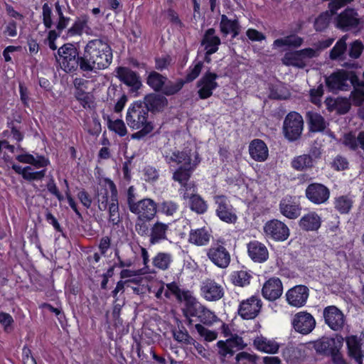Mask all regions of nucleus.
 I'll use <instances>...</instances> for the list:
<instances>
[{
    "instance_id": "f257e3e1",
    "label": "nucleus",
    "mask_w": 364,
    "mask_h": 364,
    "mask_svg": "<svg viewBox=\"0 0 364 364\" xmlns=\"http://www.w3.org/2000/svg\"><path fill=\"white\" fill-rule=\"evenodd\" d=\"M112 61V50L102 38L89 41L84 47L80 70L95 72L109 67Z\"/></svg>"
},
{
    "instance_id": "f03ea898",
    "label": "nucleus",
    "mask_w": 364,
    "mask_h": 364,
    "mask_svg": "<svg viewBox=\"0 0 364 364\" xmlns=\"http://www.w3.org/2000/svg\"><path fill=\"white\" fill-rule=\"evenodd\" d=\"M166 163H176L178 168L173 174V179L181 184L188 181L194 168L198 162L191 163L190 151H182L172 153L171 155H164Z\"/></svg>"
},
{
    "instance_id": "7ed1b4c3",
    "label": "nucleus",
    "mask_w": 364,
    "mask_h": 364,
    "mask_svg": "<svg viewBox=\"0 0 364 364\" xmlns=\"http://www.w3.org/2000/svg\"><path fill=\"white\" fill-rule=\"evenodd\" d=\"M343 341L344 338L339 335L335 337L323 336L314 343V348L318 354L331 356L334 364H346L341 353Z\"/></svg>"
},
{
    "instance_id": "20e7f679",
    "label": "nucleus",
    "mask_w": 364,
    "mask_h": 364,
    "mask_svg": "<svg viewBox=\"0 0 364 364\" xmlns=\"http://www.w3.org/2000/svg\"><path fill=\"white\" fill-rule=\"evenodd\" d=\"M183 311L186 317H197L200 322L207 326L212 325L218 318L213 312L198 301L191 293H185V308Z\"/></svg>"
},
{
    "instance_id": "39448f33",
    "label": "nucleus",
    "mask_w": 364,
    "mask_h": 364,
    "mask_svg": "<svg viewBox=\"0 0 364 364\" xmlns=\"http://www.w3.org/2000/svg\"><path fill=\"white\" fill-rule=\"evenodd\" d=\"M58 59L61 68L66 73H73L80 69L82 54L80 55L78 49L73 43H65L58 49Z\"/></svg>"
},
{
    "instance_id": "423d86ee",
    "label": "nucleus",
    "mask_w": 364,
    "mask_h": 364,
    "mask_svg": "<svg viewBox=\"0 0 364 364\" xmlns=\"http://www.w3.org/2000/svg\"><path fill=\"white\" fill-rule=\"evenodd\" d=\"M304 129L302 116L296 112H290L285 117L283 122V134L289 141L299 139Z\"/></svg>"
},
{
    "instance_id": "0eeeda50",
    "label": "nucleus",
    "mask_w": 364,
    "mask_h": 364,
    "mask_svg": "<svg viewBox=\"0 0 364 364\" xmlns=\"http://www.w3.org/2000/svg\"><path fill=\"white\" fill-rule=\"evenodd\" d=\"M148 114L147 109L144 107L142 102H135L127 110L126 116L127 125L132 129H139L146 124H152L148 121Z\"/></svg>"
},
{
    "instance_id": "6e6552de",
    "label": "nucleus",
    "mask_w": 364,
    "mask_h": 364,
    "mask_svg": "<svg viewBox=\"0 0 364 364\" xmlns=\"http://www.w3.org/2000/svg\"><path fill=\"white\" fill-rule=\"evenodd\" d=\"M353 71L339 70L326 77L325 82L328 89L336 92L339 90H348L350 88L348 81L351 82L352 76L355 75Z\"/></svg>"
},
{
    "instance_id": "1a4fd4ad",
    "label": "nucleus",
    "mask_w": 364,
    "mask_h": 364,
    "mask_svg": "<svg viewBox=\"0 0 364 364\" xmlns=\"http://www.w3.org/2000/svg\"><path fill=\"white\" fill-rule=\"evenodd\" d=\"M323 318L325 324L333 331H342L346 323V317L343 312L334 305L323 309Z\"/></svg>"
},
{
    "instance_id": "9d476101",
    "label": "nucleus",
    "mask_w": 364,
    "mask_h": 364,
    "mask_svg": "<svg viewBox=\"0 0 364 364\" xmlns=\"http://www.w3.org/2000/svg\"><path fill=\"white\" fill-rule=\"evenodd\" d=\"M218 75L215 73L207 71L203 77L197 82V87H199L198 94L201 100H205L213 95V92L218 87L216 82Z\"/></svg>"
},
{
    "instance_id": "9b49d317",
    "label": "nucleus",
    "mask_w": 364,
    "mask_h": 364,
    "mask_svg": "<svg viewBox=\"0 0 364 364\" xmlns=\"http://www.w3.org/2000/svg\"><path fill=\"white\" fill-rule=\"evenodd\" d=\"M208 259L217 267L225 269L230 262V255L226 248L218 243L212 245L207 251Z\"/></svg>"
},
{
    "instance_id": "f8f14e48",
    "label": "nucleus",
    "mask_w": 364,
    "mask_h": 364,
    "mask_svg": "<svg viewBox=\"0 0 364 364\" xmlns=\"http://www.w3.org/2000/svg\"><path fill=\"white\" fill-rule=\"evenodd\" d=\"M264 231L267 237L277 241H284L289 236L288 227L284 223L276 219L266 223Z\"/></svg>"
},
{
    "instance_id": "ddd939ff",
    "label": "nucleus",
    "mask_w": 364,
    "mask_h": 364,
    "mask_svg": "<svg viewBox=\"0 0 364 364\" xmlns=\"http://www.w3.org/2000/svg\"><path fill=\"white\" fill-rule=\"evenodd\" d=\"M215 202L218 205L216 214L221 220L228 223H235L237 221V217L234 208L226 197L217 196L215 197Z\"/></svg>"
},
{
    "instance_id": "4468645a",
    "label": "nucleus",
    "mask_w": 364,
    "mask_h": 364,
    "mask_svg": "<svg viewBox=\"0 0 364 364\" xmlns=\"http://www.w3.org/2000/svg\"><path fill=\"white\" fill-rule=\"evenodd\" d=\"M360 18L356 11L347 8L336 18V26L343 31L358 28Z\"/></svg>"
},
{
    "instance_id": "2eb2a0df",
    "label": "nucleus",
    "mask_w": 364,
    "mask_h": 364,
    "mask_svg": "<svg viewBox=\"0 0 364 364\" xmlns=\"http://www.w3.org/2000/svg\"><path fill=\"white\" fill-rule=\"evenodd\" d=\"M305 193L311 203L317 205L326 203L330 196L329 189L323 184L318 183L309 184Z\"/></svg>"
},
{
    "instance_id": "dca6fc26",
    "label": "nucleus",
    "mask_w": 364,
    "mask_h": 364,
    "mask_svg": "<svg viewBox=\"0 0 364 364\" xmlns=\"http://www.w3.org/2000/svg\"><path fill=\"white\" fill-rule=\"evenodd\" d=\"M261 308V300L257 296H252L240 303L238 314L244 319H252L258 315Z\"/></svg>"
},
{
    "instance_id": "f3484780",
    "label": "nucleus",
    "mask_w": 364,
    "mask_h": 364,
    "mask_svg": "<svg viewBox=\"0 0 364 364\" xmlns=\"http://www.w3.org/2000/svg\"><path fill=\"white\" fill-rule=\"evenodd\" d=\"M292 325L297 332L305 335L314 330L316 321L311 314L301 311L294 316Z\"/></svg>"
},
{
    "instance_id": "a211bd4d",
    "label": "nucleus",
    "mask_w": 364,
    "mask_h": 364,
    "mask_svg": "<svg viewBox=\"0 0 364 364\" xmlns=\"http://www.w3.org/2000/svg\"><path fill=\"white\" fill-rule=\"evenodd\" d=\"M131 212L138 215L139 218H145L146 220H151L156 213V203L150 198H144L137 201V203L132 208Z\"/></svg>"
},
{
    "instance_id": "6ab92c4d",
    "label": "nucleus",
    "mask_w": 364,
    "mask_h": 364,
    "mask_svg": "<svg viewBox=\"0 0 364 364\" xmlns=\"http://www.w3.org/2000/svg\"><path fill=\"white\" fill-rule=\"evenodd\" d=\"M288 303L296 307L303 306L309 297V289L304 285H297L290 289L286 294Z\"/></svg>"
},
{
    "instance_id": "aec40b11",
    "label": "nucleus",
    "mask_w": 364,
    "mask_h": 364,
    "mask_svg": "<svg viewBox=\"0 0 364 364\" xmlns=\"http://www.w3.org/2000/svg\"><path fill=\"white\" fill-rule=\"evenodd\" d=\"M283 292V286L281 280L277 277L268 279L262 289V296L267 300L273 301L279 299Z\"/></svg>"
},
{
    "instance_id": "412c9836",
    "label": "nucleus",
    "mask_w": 364,
    "mask_h": 364,
    "mask_svg": "<svg viewBox=\"0 0 364 364\" xmlns=\"http://www.w3.org/2000/svg\"><path fill=\"white\" fill-rule=\"evenodd\" d=\"M116 72L119 80L130 87L133 91H136L141 87L139 76L130 68L118 67Z\"/></svg>"
},
{
    "instance_id": "4be33fe9",
    "label": "nucleus",
    "mask_w": 364,
    "mask_h": 364,
    "mask_svg": "<svg viewBox=\"0 0 364 364\" xmlns=\"http://www.w3.org/2000/svg\"><path fill=\"white\" fill-rule=\"evenodd\" d=\"M200 290L204 298L210 301H218L224 295L222 286L212 279L205 280L202 283Z\"/></svg>"
},
{
    "instance_id": "5701e85b",
    "label": "nucleus",
    "mask_w": 364,
    "mask_h": 364,
    "mask_svg": "<svg viewBox=\"0 0 364 364\" xmlns=\"http://www.w3.org/2000/svg\"><path fill=\"white\" fill-rule=\"evenodd\" d=\"M144 107L151 112H162L168 105V100L161 94L151 93L146 95L142 102Z\"/></svg>"
},
{
    "instance_id": "b1692460",
    "label": "nucleus",
    "mask_w": 364,
    "mask_h": 364,
    "mask_svg": "<svg viewBox=\"0 0 364 364\" xmlns=\"http://www.w3.org/2000/svg\"><path fill=\"white\" fill-rule=\"evenodd\" d=\"M249 153L252 159L262 162L267 159L269 156L268 148L261 139H254L249 145Z\"/></svg>"
},
{
    "instance_id": "393cba45",
    "label": "nucleus",
    "mask_w": 364,
    "mask_h": 364,
    "mask_svg": "<svg viewBox=\"0 0 364 364\" xmlns=\"http://www.w3.org/2000/svg\"><path fill=\"white\" fill-rule=\"evenodd\" d=\"M279 210L284 216L289 219H296L301 213L299 205L291 196H287L280 201Z\"/></svg>"
},
{
    "instance_id": "a878e982",
    "label": "nucleus",
    "mask_w": 364,
    "mask_h": 364,
    "mask_svg": "<svg viewBox=\"0 0 364 364\" xmlns=\"http://www.w3.org/2000/svg\"><path fill=\"white\" fill-rule=\"evenodd\" d=\"M200 44L201 46H204L205 50H208V53H215L218 50L221 41L220 38L215 35V28H210L205 31Z\"/></svg>"
},
{
    "instance_id": "bb28decb",
    "label": "nucleus",
    "mask_w": 364,
    "mask_h": 364,
    "mask_svg": "<svg viewBox=\"0 0 364 364\" xmlns=\"http://www.w3.org/2000/svg\"><path fill=\"white\" fill-rule=\"evenodd\" d=\"M220 31L223 36L226 37L231 33L232 38L237 37L240 31V26L237 19L231 20L223 14L220 22Z\"/></svg>"
},
{
    "instance_id": "cd10ccee",
    "label": "nucleus",
    "mask_w": 364,
    "mask_h": 364,
    "mask_svg": "<svg viewBox=\"0 0 364 364\" xmlns=\"http://www.w3.org/2000/svg\"><path fill=\"white\" fill-rule=\"evenodd\" d=\"M250 258L257 262H263L268 258V251L264 245L258 241L250 242L247 245Z\"/></svg>"
},
{
    "instance_id": "c85d7f7f",
    "label": "nucleus",
    "mask_w": 364,
    "mask_h": 364,
    "mask_svg": "<svg viewBox=\"0 0 364 364\" xmlns=\"http://www.w3.org/2000/svg\"><path fill=\"white\" fill-rule=\"evenodd\" d=\"M321 219L315 212L304 215L299 222L300 228L307 232L317 230L321 227Z\"/></svg>"
},
{
    "instance_id": "c756f323",
    "label": "nucleus",
    "mask_w": 364,
    "mask_h": 364,
    "mask_svg": "<svg viewBox=\"0 0 364 364\" xmlns=\"http://www.w3.org/2000/svg\"><path fill=\"white\" fill-rule=\"evenodd\" d=\"M348 355L357 363H362L363 341L360 343L355 336H348L346 338Z\"/></svg>"
},
{
    "instance_id": "7c9ffc66",
    "label": "nucleus",
    "mask_w": 364,
    "mask_h": 364,
    "mask_svg": "<svg viewBox=\"0 0 364 364\" xmlns=\"http://www.w3.org/2000/svg\"><path fill=\"white\" fill-rule=\"evenodd\" d=\"M306 119L309 131L311 132H323L326 127V122L324 118L317 112L312 111L307 112Z\"/></svg>"
},
{
    "instance_id": "2f4dec72",
    "label": "nucleus",
    "mask_w": 364,
    "mask_h": 364,
    "mask_svg": "<svg viewBox=\"0 0 364 364\" xmlns=\"http://www.w3.org/2000/svg\"><path fill=\"white\" fill-rule=\"evenodd\" d=\"M350 84L353 86V90L351 92L353 103L355 106H360L364 102V82L360 81L355 74L352 76Z\"/></svg>"
},
{
    "instance_id": "473e14b6",
    "label": "nucleus",
    "mask_w": 364,
    "mask_h": 364,
    "mask_svg": "<svg viewBox=\"0 0 364 364\" xmlns=\"http://www.w3.org/2000/svg\"><path fill=\"white\" fill-rule=\"evenodd\" d=\"M168 229V225L161 223L156 222L151 228L149 234V241L151 245L160 242L161 240L166 239V232Z\"/></svg>"
},
{
    "instance_id": "72a5a7b5",
    "label": "nucleus",
    "mask_w": 364,
    "mask_h": 364,
    "mask_svg": "<svg viewBox=\"0 0 364 364\" xmlns=\"http://www.w3.org/2000/svg\"><path fill=\"white\" fill-rule=\"evenodd\" d=\"M291 166L297 171H306L312 169L315 164L309 155L304 154L295 156L291 161Z\"/></svg>"
},
{
    "instance_id": "f704fd0d",
    "label": "nucleus",
    "mask_w": 364,
    "mask_h": 364,
    "mask_svg": "<svg viewBox=\"0 0 364 364\" xmlns=\"http://www.w3.org/2000/svg\"><path fill=\"white\" fill-rule=\"evenodd\" d=\"M211 235L205 228L192 230L190 232L188 241L198 246L206 245L210 241Z\"/></svg>"
},
{
    "instance_id": "c9c22d12",
    "label": "nucleus",
    "mask_w": 364,
    "mask_h": 364,
    "mask_svg": "<svg viewBox=\"0 0 364 364\" xmlns=\"http://www.w3.org/2000/svg\"><path fill=\"white\" fill-rule=\"evenodd\" d=\"M342 143L352 151H355L358 148L364 150V131L360 132L357 136L351 133L345 134Z\"/></svg>"
},
{
    "instance_id": "e433bc0d",
    "label": "nucleus",
    "mask_w": 364,
    "mask_h": 364,
    "mask_svg": "<svg viewBox=\"0 0 364 364\" xmlns=\"http://www.w3.org/2000/svg\"><path fill=\"white\" fill-rule=\"evenodd\" d=\"M254 345L257 350L272 354L277 353L279 348L277 342L268 340L263 336L257 337L254 341Z\"/></svg>"
},
{
    "instance_id": "4c0bfd02",
    "label": "nucleus",
    "mask_w": 364,
    "mask_h": 364,
    "mask_svg": "<svg viewBox=\"0 0 364 364\" xmlns=\"http://www.w3.org/2000/svg\"><path fill=\"white\" fill-rule=\"evenodd\" d=\"M346 36L340 38L333 48L330 50L329 58L332 60L343 61L345 59V53L347 50Z\"/></svg>"
},
{
    "instance_id": "58836bf2",
    "label": "nucleus",
    "mask_w": 364,
    "mask_h": 364,
    "mask_svg": "<svg viewBox=\"0 0 364 364\" xmlns=\"http://www.w3.org/2000/svg\"><path fill=\"white\" fill-rule=\"evenodd\" d=\"M166 81L167 77L156 71H151L146 78L147 85L155 92L161 91Z\"/></svg>"
},
{
    "instance_id": "ea45409f",
    "label": "nucleus",
    "mask_w": 364,
    "mask_h": 364,
    "mask_svg": "<svg viewBox=\"0 0 364 364\" xmlns=\"http://www.w3.org/2000/svg\"><path fill=\"white\" fill-rule=\"evenodd\" d=\"M335 14L329 9L321 13L314 22V28L317 32L325 31L329 26L332 16Z\"/></svg>"
},
{
    "instance_id": "a19ab883",
    "label": "nucleus",
    "mask_w": 364,
    "mask_h": 364,
    "mask_svg": "<svg viewBox=\"0 0 364 364\" xmlns=\"http://www.w3.org/2000/svg\"><path fill=\"white\" fill-rule=\"evenodd\" d=\"M16 159L21 163L29 164L37 168L46 166L48 163L44 156H38L37 159H36L33 155L30 154H19L16 157Z\"/></svg>"
},
{
    "instance_id": "79ce46f5",
    "label": "nucleus",
    "mask_w": 364,
    "mask_h": 364,
    "mask_svg": "<svg viewBox=\"0 0 364 364\" xmlns=\"http://www.w3.org/2000/svg\"><path fill=\"white\" fill-rule=\"evenodd\" d=\"M353 199L349 196H341L335 198L334 208L341 214H348L353 207Z\"/></svg>"
},
{
    "instance_id": "37998d69",
    "label": "nucleus",
    "mask_w": 364,
    "mask_h": 364,
    "mask_svg": "<svg viewBox=\"0 0 364 364\" xmlns=\"http://www.w3.org/2000/svg\"><path fill=\"white\" fill-rule=\"evenodd\" d=\"M105 182L108 183L111 191L110 201L107 207L109 208V214H119L117 187L114 183L110 179H106Z\"/></svg>"
},
{
    "instance_id": "c03bdc74",
    "label": "nucleus",
    "mask_w": 364,
    "mask_h": 364,
    "mask_svg": "<svg viewBox=\"0 0 364 364\" xmlns=\"http://www.w3.org/2000/svg\"><path fill=\"white\" fill-rule=\"evenodd\" d=\"M282 356L288 363H295L303 356L302 350L298 347L289 344L282 350Z\"/></svg>"
},
{
    "instance_id": "a18cd8bd",
    "label": "nucleus",
    "mask_w": 364,
    "mask_h": 364,
    "mask_svg": "<svg viewBox=\"0 0 364 364\" xmlns=\"http://www.w3.org/2000/svg\"><path fill=\"white\" fill-rule=\"evenodd\" d=\"M282 60L284 65L288 66L291 65L300 68H303L306 66V63L302 60L298 50L286 53Z\"/></svg>"
},
{
    "instance_id": "49530a36",
    "label": "nucleus",
    "mask_w": 364,
    "mask_h": 364,
    "mask_svg": "<svg viewBox=\"0 0 364 364\" xmlns=\"http://www.w3.org/2000/svg\"><path fill=\"white\" fill-rule=\"evenodd\" d=\"M184 84L185 81L182 79H178L175 82L167 79L161 92L163 95L166 96L176 95L183 88Z\"/></svg>"
},
{
    "instance_id": "de8ad7c7",
    "label": "nucleus",
    "mask_w": 364,
    "mask_h": 364,
    "mask_svg": "<svg viewBox=\"0 0 364 364\" xmlns=\"http://www.w3.org/2000/svg\"><path fill=\"white\" fill-rule=\"evenodd\" d=\"M171 262V255L166 252H159L153 259L154 266L161 270L168 269Z\"/></svg>"
},
{
    "instance_id": "09e8293b",
    "label": "nucleus",
    "mask_w": 364,
    "mask_h": 364,
    "mask_svg": "<svg viewBox=\"0 0 364 364\" xmlns=\"http://www.w3.org/2000/svg\"><path fill=\"white\" fill-rule=\"evenodd\" d=\"M189 205L191 210L198 214H203L208 209L206 202L198 194L189 198Z\"/></svg>"
},
{
    "instance_id": "8fccbe9b",
    "label": "nucleus",
    "mask_w": 364,
    "mask_h": 364,
    "mask_svg": "<svg viewBox=\"0 0 364 364\" xmlns=\"http://www.w3.org/2000/svg\"><path fill=\"white\" fill-rule=\"evenodd\" d=\"M108 190L106 187L101 186L100 188H97L95 198L98 203L100 210L104 211L107 209L109 203L108 201Z\"/></svg>"
},
{
    "instance_id": "3c124183",
    "label": "nucleus",
    "mask_w": 364,
    "mask_h": 364,
    "mask_svg": "<svg viewBox=\"0 0 364 364\" xmlns=\"http://www.w3.org/2000/svg\"><path fill=\"white\" fill-rule=\"evenodd\" d=\"M173 338L178 343L190 345L193 343V338L189 335L188 331L183 326L172 330Z\"/></svg>"
},
{
    "instance_id": "603ef678",
    "label": "nucleus",
    "mask_w": 364,
    "mask_h": 364,
    "mask_svg": "<svg viewBox=\"0 0 364 364\" xmlns=\"http://www.w3.org/2000/svg\"><path fill=\"white\" fill-rule=\"evenodd\" d=\"M251 275L246 271H237L233 272L231 276V280L235 285L244 287L250 284Z\"/></svg>"
},
{
    "instance_id": "864d4df0",
    "label": "nucleus",
    "mask_w": 364,
    "mask_h": 364,
    "mask_svg": "<svg viewBox=\"0 0 364 364\" xmlns=\"http://www.w3.org/2000/svg\"><path fill=\"white\" fill-rule=\"evenodd\" d=\"M166 287H167L168 290L166 291L164 293L165 296L166 298H169L170 294H169L168 291H170L171 293H173L176 296L177 300L179 301H185V293H186V292L191 293L188 290H181L178 287L177 284L175 282H171V283L167 284Z\"/></svg>"
},
{
    "instance_id": "5fc2aeb1",
    "label": "nucleus",
    "mask_w": 364,
    "mask_h": 364,
    "mask_svg": "<svg viewBox=\"0 0 364 364\" xmlns=\"http://www.w3.org/2000/svg\"><path fill=\"white\" fill-rule=\"evenodd\" d=\"M235 360L238 364H256L258 356L243 351L237 354Z\"/></svg>"
},
{
    "instance_id": "6e6d98bb",
    "label": "nucleus",
    "mask_w": 364,
    "mask_h": 364,
    "mask_svg": "<svg viewBox=\"0 0 364 364\" xmlns=\"http://www.w3.org/2000/svg\"><path fill=\"white\" fill-rule=\"evenodd\" d=\"M363 49L364 46L363 43L359 40H356L349 45L348 55L353 59H358L360 56Z\"/></svg>"
},
{
    "instance_id": "4d7b16f0",
    "label": "nucleus",
    "mask_w": 364,
    "mask_h": 364,
    "mask_svg": "<svg viewBox=\"0 0 364 364\" xmlns=\"http://www.w3.org/2000/svg\"><path fill=\"white\" fill-rule=\"evenodd\" d=\"M108 127L110 130L114 131L120 136H124L127 134V128L122 119H116L114 121H108Z\"/></svg>"
},
{
    "instance_id": "13d9d810",
    "label": "nucleus",
    "mask_w": 364,
    "mask_h": 364,
    "mask_svg": "<svg viewBox=\"0 0 364 364\" xmlns=\"http://www.w3.org/2000/svg\"><path fill=\"white\" fill-rule=\"evenodd\" d=\"M118 299L116 298L114 303L113 304V309H112V317L114 321L115 326H122L123 321L120 318V313L122 306L124 305V301H122L120 302H117Z\"/></svg>"
},
{
    "instance_id": "bf43d9fd",
    "label": "nucleus",
    "mask_w": 364,
    "mask_h": 364,
    "mask_svg": "<svg viewBox=\"0 0 364 364\" xmlns=\"http://www.w3.org/2000/svg\"><path fill=\"white\" fill-rule=\"evenodd\" d=\"M181 185V188L179 191L183 194V199H189L192 196L196 195V188L193 183L187 181Z\"/></svg>"
},
{
    "instance_id": "052dcab7",
    "label": "nucleus",
    "mask_w": 364,
    "mask_h": 364,
    "mask_svg": "<svg viewBox=\"0 0 364 364\" xmlns=\"http://www.w3.org/2000/svg\"><path fill=\"white\" fill-rule=\"evenodd\" d=\"M159 209L166 215H173L178 210V205L171 200H165L159 204Z\"/></svg>"
},
{
    "instance_id": "680f3d73",
    "label": "nucleus",
    "mask_w": 364,
    "mask_h": 364,
    "mask_svg": "<svg viewBox=\"0 0 364 364\" xmlns=\"http://www.w3.org/2000/svg\"><path fill=\"white\" fill-rule=\"evenodd\" d=\"M195 328L199 335L203 337L207 341H214L217 338V333L215 331L207 329L200 323L196 324Z\"/></svg>"
},
{
    "instance_id": "e2e57ef3",
    "label": "nucleus",
    "mask_w": 364,
    "mask_h": 364,
    "mask_svg": "<svg viewBox=\"0 0 364 364\" xmlns=\"http://www.w3.org/2000/svg\"><path fill=\"white\" fill-rule=\"evenodd\" d=\"M203 67V63L199 61L193 68H190V70L186 77V80H184L185 82H190L196 79L200 75Z\"/></svg>"
},
{
    "instance_id": "0e129e2a",
    "label": "nucleus",
    "mask_w": 364,
    "mask_h": 364,
    "mask_svg": "<svg viewBox=\"0 0 364 364\" xmlns=\"http://www.w3.org/2000/svg\"><path fill=\"white\" fill-rule=\"evenodd\" d=\"M43 9V23L46 28H50L53 26L52 9L51 7L45 3L42 7Z\"/></svg>"
},
{
    "instance_id": "69168bd1",
    "label": "nucleus",
    "mask_w": 364,
    "mask_h": 364,
    "mask_svg": "<svg viewBox=\"0 0 364 364\" xmlns=\"http://www.w3.org/2000/svg\"><path fill=\"white\" fill-rule=\"evenodd\" d=\"M87 24V19L78 18L69 28L68 33L70 36L80 35Z\"/></svg>"
},
{
    "instance_id": "338daca9",
    "label": "nucleus",
    "mask_w": 364,
    "mask_h": 364,
    "mask_svg": "<svg viewBox=\"0 0 364 364\" xmlns=\"http://www.w3.org/2000/svg\"><path fill=\"white\" fill-rule=\"evenodd\" d=\"M146 221L145 218L137 217L135 224V230L141 236H146L149 235V228Z\"/></svg>"
},
{
    "instance_id": "774afa93",
    "label": "nucleus",
    "mask_w": 364,
    "mask_h": 364,
    "mask_svg": "<svg viewBox=\"0 0 364 364\" xmlns=\"http://www.w3.org/2000/svg\"><path fill=\"white\" fill-rule=\"evenodd\" d=\"M225 341L232 348H237L241 350L244 349L247 346V344L244 343L242 338L237 334L232 335L230 338H228Z\"/></svg>"
}]
</instances>
